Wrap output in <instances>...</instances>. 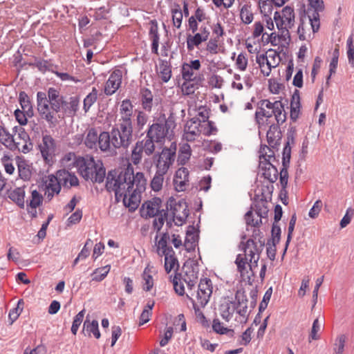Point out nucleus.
I'll return each instance as SVG.
<instances>
[{
    "label": "nucleus",
    "instance_id": "nucleus-1",
    "mask_svg": "<svg viewBox=\"0 0 354 354\" xmlns=\"http://www.w3.org/2000/svg\"><path fill=\"white\" fill-rule=\"evenodd\" d=\"M147 180L142 172L133 174L129 166L124 170L111 171L106 177V187L115 193V201H122L130 210H135L141 200V193L145 191Z\"/></svg>",
    "mask_w": 354,
    "mask_h": 354
},
{
    "label": "nucleus",
    "instance_id": "nucleus-2",
    "mask_svg": "<svg viewBox=\"0 0 354 354\" xmlns=\"http://www.w3.org/2000/svg\"><path fill=\"white\" fill-rule=\"evenodd\" d=\"M37 102L41 118L48 122L49 127H55L64 116L73 117L76 115L80 98L72 96L66 100L59 90L50 87L47 93L41 91L37 93Z\"/></svg>",
    "mask_w": 354,
    "mask_h": 354
},
{
    "label": "nucleus",
    "instance_id": "nucleus-3",
    "mask_svg": "<svg viewBox=\"0 0 354 354\" xmlns=\"http://www.w3.org/2000/svg\"><path fill=\"white\" fill-rule=\"evenodd\" d=\"M255 120L259 133L269 127L266 138L270 147L274 148L278 145L281 138L279 126L286 120V113L282 102L278 100L271 102L268 100L260 101L255 112Z\"/></svg>",
    "mask_w": 354,
    "mask_h": 354
},
{
    "label": "nucleus",
    "instance_id": "nucleus-4",
    "mask_svg": "<svg viewBox=\"0 0 354 354\" xmlns=\"http://www.w3.org/2000/svg\"><path fill=\"white\" fill-rule=\"evenodd\" d=\"M264 247V241L249 239L245 242L242 241L240 245L243 254H239L235 263L241 277L248 274V269L254 274L258 268V261Z\"/></svg>",
    "mask_w": 354,
    "mask_h": 354
},
{
    "label": "nucleus",
    "instance_id": "nucleus-5",
    "mask_svg": "<svg viewBox=\"0 0 354 354\" xmlns=\"http://www.w3.org/2000/svg\"><path fill=\"white\" fill-rule=\"evenodd\" d=\"M248 299L244 291L238 290L235 294V301H232L224 299L219 306L220 315L223 319L229 322L236 311L239 317L236 320L240 323H245L248 320Z\"/></svg>",
    "mask_w": 354,
    "mask_h": 354
},
{
    "label": "nucleus",
    "instance_id": "nucleus-6",
    "mask_svg": "<svg viewBox=\"0 0 354 354\" xmlns=\"http://www.w3.org/2000/svg\"><path fill=\"white\" fill-rule=\"evenodd\" d=\"M75 165L80 174L86 180L100 183L105 178V169L102 162L95 160L92 156L77 158Z\"/></svg>",
    "mask_w": 354,
    "mask_h": 354
},
{
    "label": "nucleus",
    "instance_id": "nucleus-7",
    "mask_svg": "<svg viewBox=\"0 0 354 354\" xmlns=\"http://www.w3.org/2000/svg\"><path fill=\"white\" fill-rule=\"evenodd\" d=\"M133 140V127L117 124L111 132H109L107 153L116 154L120 148L127 149Z\"/></svg>",
    "mask_w": 354,
    "mask_h": 354
},
{
    "label": "nucleus",
    "instance_id": "nucleus-8",
    "mask_svg": "<svg viewBox=\"0 0 354 354\" xmlns=\"http://www.w3.org/2000/svg\"><path fill=\"white\" fill-rule=\"evenodd\" d=\"M78 144L84 141L85 146L91 149H95L99 147L101 151L107 153L109 140V132L102 131L98 133L97 130L94 127L88 128L84 133V138L81 134L75 136Z\"/></svg>",
    "mask_w": 354,
    "mask_h": 354
},
{
    "label": "nucleus",
    "instance_id": "nucleus-9",
    "mask_svg": "<svg viewBox=\"0 0 354 354\" xmlns=\"http://www.w3.org/2000/svg\"><path fill=\"white\" fill-rule=\"evenodd\" d=\"M320 27L319 14L310 13L308 16L300 18L297 28V35L299 40L308 41L313 38V34L317 32Z\"/></svg>",
    "mask_w": 354,
    "mask_h": 354
},
{
    "label": "nucleus",
    "instance_id": "nucleus-10",
    "mask_svg": "<svg viewBox=\"0 0 354 354\" xmlns=\"http://www.w3.org/2000/svg\"><path fill=\"white\" fill-rule=\"evenodd\" d=\"M274 20L276 26L279 30H283L284 38L288 37V32L295 23V12L294 8L290 6H286L279 12H275L274 14Z\"/></svg>",
    "mask_w": 354,
    "mask_h": 354
},
{
    "label": "nucleus",
    "instance_id": "nucleus-11",
    "mask_svg": "<svg viewBox=\"0 0 354 354\" xmlns=\"http://www.w3.org/2000/svg\"><path fill=\"white\" fill-rule=\"evenodd\" d=\"M255 60L261 73L265 77H268L272 69L279 65L281 58L276 50L270 49L266 53L257 54Z\"/></svg>",
    "mask_w": 354,
    "mask_h": 354
},
{
    "label": "nucleus",
    "instance_id": "nucleus-12",
    "mask_svg": "<svg viewBox=\"0 0 354 354\" xmlns=\"http://www.w3.org/2000/svg\"><path fill=\"white\" fill-rule=\"evenodd\" d=\"M186 270L184 277L182 278L180 274H176L172 279L174 289L176 294L180 296L185 295L184 283L187 286L188 289L192 290L198 281V273L193 270Z\"/></svg>",
    "mask_w": 354,
    "mask_h": 354
},
{
    "label": "nucleus",
    "instance_id": "nucleus-13",
    "mask_svg": "<svg viewBox=\"0 0 354 354\" xmlns=\"http://www.w3.org/2000/svg\"><path fill=\"white\" fill-rule=\"evenodd\" d=\"M12 131L15 133L12 137L14 145L12 146L10 150H17L24 153L29 152L32 148V144L28 133L24 128L19 127H15Z\"/></svg>",
    "mask_w": 354,
    "mask_h": 354
},
{
    "label": "nucleus",
    "instance_id": "nucleus-14",
    "mask_svg": "<svg viewBox=\"0 0 354 354\" xmlns=\"http://www.w3.org/2000/svg\"><path fill=\"white\" fill-rule=\"evenodd\" d=\"M175 158V151L169 148H164L155 161L156 172L165 175L174 162Z\"/></svg>",
    "mask_w": 354,
    "mask_h": 354
},
{
    "label": "nucleus",
    "instance_id": "nucleus-15",
    "mask_svg": "<svg viewBox=\"0 0 354 354\" xmlns=\"http://www.w3.org/2000/svg\"><path fill=\"white\" fill-rule=\"evenodd\" d=\"M201 68V63L198 59L191 60L182 64L180 74L181 79L184 80H194L203 81V76L198 75L197 71Z\"/></svg>",
    "mask_w": 354,
    "mask_h": 354
},
{
    "label": "nucleus",
    "instance_id": "nucleus-16",
    "mask_svg": "<svg viewBox=\"0 0 354 354\" xmlns=\"http://www.w3.org/2000/svg\"><path fill=\"white\" fill-rule=\"evenodd\" d=\"M212 283L209 279H201L196 293V302L198 306L204 307L209 301L212 294Z\"/></svg>",
    "mask_w": 354,
    "mask_h": 354
},
{
    "label": "nucleus",
    "instance_id": "nucleus-17",
    "mask_svg": "<svg viewBox=\"0 0 354 354\" xmlns=\"http://www.w3.org/2000/svg\"><path fill=\"white\" fill-rule=\"evenodd\" d=\"M39 148L45 162L47 164L53 162L55 151V140L49 135L44 136Z\"/></svg>",
    "mask_w": 354,
    "mask_h": 354
},
{
    "label": "nucleus",
    "instance_id": "nucleus-18",
    "mask_svg": "<svg viewBox=\"0 0 354 354\" xmlns=\"http://www.w3.org/2000/svg\"><path fill=\"white\" fill-rule=\"evenodd\" d=\"M133 113V105L130 100L126 99L121 102L118 124L133 127L132 117Z\"/></svg>",
    "mask_w": 354,
    "mask_h": 354
},
{
    "label": "nucleus",
    "instance_id": "nucleus-19",
    "mask_svg": "<svg viewBox=\"0 0 354 354\" xmlns=\"http://www.w3.org/2000/svg\"><path fill=\"white\" fill-rule=\"evenodd\" d=\"M169 131V125L167 121L164 122L154 123L150 126L147 131V136L152 138L156 142H162L167 136Z\"/></svg>",
    "mask_w": 354,
    "mask_h": 354
},
{
    "label": "nucleus",
    "instance_id": "nucleus-20",
    "mask_svg": "<svg viewBox=\"0 0 354 354\" xmlns=\"http://www.w3.org/2000/svg\"><path fill=\"white\" fill-rule=\"evenodd\" d=\"M122 72L120 69L113 71L109 77V79L105 83L104 93L106 95H111L114 94L122 84Z\"/></svg>",
    "mask_w": 354,
    "mask_h": 354
},
{
    "label": "nucleus",
    "instance_id": "nucleus-21",
    "mask_svg": "<svg viewBox=\"0 0 354 354\" xmlns=\"http://www.w3.org/2000/svg\"><path fill=\"white\" fill-rule=\"evenodd\" d=\"M161 200L159 198H153L151 201L145 202L140 211L141 216L145 218L153 217L160 212Z\"/></svg>",
    "mask_w": 354,
    "mask_h": 354
},
{
    "label": "nucleus",
    "instance_id": "nucleus-22",
    "mask_svg": "<svg viewBox=\"0 0 354 354\" xmlns=\"http://www.w3.org/2000/svg\"><path fill=\"white\" fill-rule=\"evenodd\" d=\"M61 183L58 175H49L45 180V196L50 201L55 194H58L61 190Z\"/></svg>",
    "mask_w": 354,
    "mask_h": 354
},
{
    "label": "nucleus",
    "instance_id": "nucleus-23",
    "mask_svg": "<svg viewBox=\"0 0 354 354\" xmlns=\"http://www.w3.org/2000/svg\"><path fill=\"white\" fill-rule=\"evenodd\" d=\"M173 214V219L176 225H182L186 221L189 210L185 202H179L175 203L171 209Z\"/></svg>",
    "mask_w": 354,
    "mask_h": 354
},
{
    "label": "nucleus",
    "instance_id": "nucleus-24",
    "mask_svg": "<svg viewBox=\"0 0 354 354\" xmlns=\"http://www.w3.org/2000/svg\"><path fill=\"white\" fill-rule=\"evenodd\" d=\"M175 189L178 192L185 191L189 185V171L185 167L179 168L174 178Z\"/></svg>",
    "mask_w": 354,
    "mask_h": 354
},
{
    "label": "nucleus",
    "instance_id": "nucleus-25",
    "mask_svg": "<svg viewBox=\"0 0 354 354\" xmlns=\"http://www.w3.org/2000/svg\"><path fill=\"white\" fill-rule=\"evenodd\" d=\"M201 134L200 120L192 118L188 120L185 126L183 138L187 141H194Z\"/></svg>",
    "mask_w": 354,
    "mask_h": 354
},
{
    "label": "nucleus",
    "instance_id": "nucleus-26",
    "mask_svg": "<svg viewBox=\"0 0 354 354\" xmlns=\"http://www.w3.org/2000/svg\"><path fill=\"white\" fill-rule=\"evenodd\" d=\"M158 239V236L156 237L155 246L156 248V252L159 257H163L164 255L169 254L174 252L173 248L168 245V242L170 239L168 233H163L160 238Z\"/></svg>",
    "mask_w": 354,
    "mask_h": 354
},
{
    "label": "nucleus",
    "instance_id": "nucleus-27",
    "mask_svg": "<svg viewBox=\"0 0 354 354\" xmlns=\"http://www.w3.org/2000/svg\"><path fill=\"white\" fill-rule=\"evenodd\" d=\"M202 81L194 80H178V86L180 87L183 95H192L195 91L199 88Z\"/></svg>",
    "mask_w": 354,
    "mask_h": 354
},
{
    "label": "nucleus",
    "instance_id": "nucleus-28",
    "mask_svg": "<svg viewBox=\"0 0 354 354\" xmlns=\"http://www.w3.org/2000/svg\"><path fill=\"white\" fill-rule=\"evenodd\" d=\"M259 168L262 171L263 177L270 183L275 182L278 178V170L272 162L261 160L259 162Z\"/></svg>",
    "mask_w": 354,
    "mask_h": 354
},
{
    "label": "nucleus",
    "instance_id": "nucleus-29",
    "mask_svg": "<svg viewBox=\"0 0 354 354\" xmlns=\"http://www.w3.org/2000/svg\"><path fill=\"white\" fill-rule=\"evenodd\" d=\"M57 174L58 175L59 183H61V185L63 187L70 188L73 186H77L79 184L77 176L65 169L57 171Z\"/></svg>",
    "mask_w": 354,
    "mask_h": 354
},
{
    "label": "nucleus",
    "instance_id": "nucleus-30",
    "mask_svg": "<svg viewBox=\"0 0 354 354\" xmlns=\"http://www.w3.org/2000/svg\"><path fill=\"white\" fill-rule=\"evenodd\" d=\"M279 33L277 34L276 32H272L270 35H268V42H270L273 46H286L289 44L290 41V33L288 32V37L284 38L282 37L283 35V30H279Z\"/></svg>",
    "mask_w": 354,
    "mask_h": 354
},
{
    "label": "nucleus",
    "instance_id": "nucleus-31",
    "mask_svg": "<svg viewBox=\"0 0 354 354\" xmlns=\"http://www.w3.org/2000/svg\"><path fill=\"white\" fill-rule=\"evenodd\" d=\"M24 187H17L8 192V198L16 203L20 208H24L25 205Z\"/></svg>",
    "mask_w": 354,
    "mask_h": 354
},
{
    "label": "nucleus",
    "instance_id": "nucleus-32",
    "mask_svg": "<svg viewBox=\"0 0 354 354\" xmlns=\"http://www.w3.org/2000/svg\"><path fill=\"white\" fill-rule=\"evenodd\" d=\"M300 97L297 91L292 95L290 101V118L292 122H296L301 113Z\"/></svg>",
    "mask_w": 354,
    "mask_h": 354
},
{
    "label": "nucleus",
    "instance_id": "nucleus-33",
    "mask_svg": "<svg viewBox=\"0 0 354 354\" xmlns=\"http://www.w3.org/2000/svg\"><path fill=\"white\" fill-rule=\"evenodd\" d=\"M84 331H86L89 337L93 334L96 339H99L101 336L99 330L98 322L97 320L91 321L88 317L83 325L82 332L84 333Z\"/></svg>",
    "mask_w": 354,
    "mask_h": 354
},
{
    "label": "nucleus",
    "instance_id": "nucleus-34",
    "mask_svg": "<svg viewBox=\"0 0 354 354\" xmlns=\"http://www.w3.org/2000/svg\"><path fill=\"white\" fill-rule=\"evenodd\" d=\"M252 209L255 212V214L257 215V217L266 218L269 212L268 201L263 198L256 200L254 207H252Z\"/></svg>",
    "mask_w": 354,
    "mask_h": 354
},
{
    "label": "nucleus",
    "instance_id": "nucleus-35",
    "mask_svg": "<svg viewBox=\"0 0 354 354\" xmlns=\"http://www.w3.org/2000/svg\"><path fill=\"white\" fill-rule=\"evenodd\" d=\"M43 196L42 195L37 192L36 189L32 190L31 196L30 199L27 201V206L30 207L31 209H36L37 207H39L42 204ZM29 212L32 217H36L37 212Z\"/></svg>",
    "mask_w": 354,
    "mask_h": 354
},
{
    "label": "nucleus",
    "instance_id": "nucleus-36",
    "mask_svg": "<svg viewBox=\"0 0 354 354\" xmlns=\"http://www.w3.org/2000/svg\"><path fill=\"white\" fill-rule=\"evenodd\" d=\"M19 100L22 110H24L28 118L32 117L34 112L28 95L24 91H21L19 93Z\"/></svg>",
    "mask_w": 354,
    "mask_h": 354
},
{
    "label": "nucleus",
    "instance_id": "nucleus-37",
    "mask_svg": "<svg viewBox=\"0 0 354 354\" xmlns=\"http://www.w3.org/2000/svg\"><path fill=\"white\" fill-rule=\"evenodd\" d=\"M198 235L194 227L187 231L184 245L187 251L194 250L196 245Z\"/></svg>",
    "mask_w": 354,
    "mask_h": 354
},
{
    "label": "nucleus",
    "instance_id": "nucleus-38",
    "mask_svg": "<svg viewBox=\"0 0 354 354\" xmlns=\"http://www.w3.org/2000/svg\"><path fill=\"white\" fill-rule=\"evenodd\" d=\"M158 74L164 82H167L171 77L170 64L166 61H161L157 69Z\"/></svg>",
    "mask_w": 354,
    "mask_h": 354
},
{
    "label": "nucleus",
    "instance_id": "nucleus-39",
    "mask_svg": "<svg viewBox=\"0 0 354 354\" xmlns=\"http://www.w3.org/2000/svg\"><path fill=\"white\" fill-rule=\"evenodd\" d=\"M173 26L180 29L182 26L183 14L179 4L175 3L171 9Z\"/></svg>",
    "mask_w": 354,
    "mask_h": 354
},
{
    "label": "nucleus",
    "instance_id": "nucleus-40",
    "mask_svg": "<svg viewBox=\"0 0 354 354\" xmlns=\"http://www.w3.org/2000/svg\"><path fill=\"white\" fill-rule=\"evenodd\" d=\"M17 167L19 176L24 180H28L32 176V172L30 166L25 160L18 158L17 160Z\"/></svg>",
    "mask_w": 354,
    "mask_h": 354
},
{
    "label": "nucleus",
    "instance_id": "nucleus-41",
    "mask_svg": "<svg viewBox=\"0 0 354 354\" xmlns=\"http://www.w3.org/2000/svg\"><path fill=\"white\" fill-rule=\"evenodd\" d=\"M140 93L142 108L145 111L150 112L152 109L153 98L151 91L148 88H142Z\"/></svg>",
    "mask_w": 354,
    "mask_h": 354
},
{
    "label": "nucleus",
    "instance_id": "nucleus-42",
    "mask_svg": "<svg viewBox=\"0 0 354 354\" xmlns=\"http://www.w3.org/2000/svg\"><path fill=\"white\" fill-rule=\"evenodd\" d=\"M165 257V270L167 273L176 270L178 268V261L175 256V252L163 256Z\"/></svg>",
    "mask_w": 354,
    "mask_h": 354
},
{
    "label": "nucleus",
    "instance_id": "nucleus-43",
    "mask_svg": "<svg viewBox=\"0 0 354 354\" xmlns=\"http://www.w3.org/2000/svg\"><path fill=\"white\" fill-rule=\"evenodd\" d=\"M205 38L203 37L199 32H195L194 35H189L187 37V48L189 51H192L195 47H198L203 41H206Z\"/></svg>",
    "mask_w": 354,
    "mask_h": 354
},
{
    "label": "nucleus",
    "instance_id": "nucleus-44",
    "mask_svg": "<svg viewBox=\"0 0 354 354\" xmlns=\"http://www.w3.org/2000/svg\"><path fill=\"white\" fill-rule=\"evenodd\" d=\"M12 137L13 134H11L4 126L0 125V143L10 150L14 145Z\"/></svg>",
    "mask_w": 354,
    "mask_h": 354
},
{
    "label": "nucleus",
    "instance_id": "nucleus-45",
    "mask_svg": "<svg viewBox=\"0 0 354 354\" xmlns=\"http://www.w3.org/2000/svg\"><path fill=\"white\" fill-rule=\"evenodd\" d=\"M154 142V140L147 136L145 139L142 141H138L136 144L140 146V149L147 156H151L155 151Z\"/></svg>",
    "mask_w": 354,
    "mask_h": 354
},
{
    "label": "nucleus",
    "instance_id": "nucleus-46",
    "mask_svg": "<svg viewBox=\"0 0 354 354\" xmlns=\"http://www.w3.org/2000/svg\"><path fill=\"white\" fill-rule=\"evenodd\" d=\"M240 19L241 21L248 25L254 20V15L252 12L251 7L248 4H244L240 9Z\"/></svg>",
    "mask_w": 354,
    "mask_h": 354
},
{
    "label": "nucleus",
    "instance_id": "nucleus-47",
    "mask_svg": "<svg viewBox=\"0 0 354 354\" xmlns=\"http://www.w3.org/2000/svg\"><path fill=\"white\" fill-rule=\"evenodd\" d=\"M154 301H150L147 304L140 315L139 325H143L149 321L152 315V308L154 306Z\"/></svg>",
    "mask_w": 354,
    "mask_h": 354
},
{
    "label": "nucleus",
    "instance_id": "nucleus-48",
    "mask_svg": "<svg viewBox=\"0 0 354 354\" xmlns=\"http://www.w3.org/2000/svg\"><path fill=\"white\" fill-rule=\"evenodd\" d=\"M200 130L201 134H203L205 136L213 135L217 131V129L214 122L209 120L203 122L200 121Z\"/></svg>",
    "mask_w": 354,
    "mask_h": 354
},
{
    "label": "nucleus",
    "instance_id": "nucleus-49",
    "mask_svg": "<svg viewBox=\"0 0 354 354\" xmlns=\"http://www.w3.org/2000/svg\"><path fill=\"white\" fill-rule=\"evenodd\" d=\"M111 269V266L107 265L104 267L98 268L92 273V281H101L108 274Z\"/></svg>",
    "mask_w": 354,
    "mask_h": 354
},
{
    "label": "nucleus",
    "instance_id": "nucleus-50",
    "mask_svg": "<svg viewBox=\"0 0 354 354\" xmlns=\"http://www.w3.org/2000/svg\"><path fill=\"white\" fill-rule=\"evenodd\" d=\"M97 99V90L93 88L92 91L88 93L84 100L83 109L86 113Z\"/></svg>",
    "mask_w": 354,
    "mask_h": 354
},
{
    "label": "nucleus",
    "instance_id": "nucleus-51",
    "mask_svg": "<svg viewBox=\"0 0 354 354\" xmlns=\"http://www.w3.org/2000/svg\"><path fill=\"white\" fill-rule=\"evenodd\" d=\"M12 156L8 153H5L1 158V162L3 165L6 172L10 175H12L15 168L12 164Z\"/></svg>",
    "mask_w": 354,
    "mask_h": 354
},
{
    "label": "nucleus",
    "instance_id": "nucleus-52",
    "mask_svg": "<svg viewBox=\"0 0 354 354\" xmlns=\"http://www.w3.org/2000/svg\"><path fill=\"white\" fill-rule=\"evenodd\" d=\"M142 279L144 281L143 289L145 291L151 290L153 286V279L151 274V270L148 267L144 270Z\"/></svg>",
    "mask_w": 354,
    "mask_h": 354
},
{
    "label": "nucleus",
    "instance_id": "nucleus-53",
    "mask_svg": "<svg viewBox=\"0 0 354 354\" xmlns=\"http://www.w3.org/2000/svg\"><path fill=\"white\" fill-rule=\"evenodd\" d=\"M259 159V162L261 160L266 161L267 162H273L275 160L273 150L267 146L261 147L260 150Z\"/></svg>",
    "mask_w": 354,
    "mask_h": 354
},
{
    "label": "nucleus",
    "instance_id": "nucleus-54",
    "mask_svg": "<svg viewBox=\"0 0 354 354\" xmlns=\"http://www.w3.org/2000/svg\"><path fill=\"white\" fill-rule=\"evenodd\" d=\"M245 220L247 225L254 227H257L262 223V218L257 217V215L255 214V212L252 209L245 214Z\"/></svg>",
    "mask_w": 354,
    "mask_h": 354
},
{
    "label": "nucleus",
    "instance_id": "nucleus-55",
    "mask_svg": "<svg viewBox=\"0 0 354 354\" xmlns=\"http://www.w3.org/2000/svg\"><path fill=\"white\" fill-rule=\"evenodd\" d=\"M142 153L143 151L140 149V146L136 143L132 149L130 156L131 162L134 165H139L141 162L142 158Z\"/></svg>",
    "mask_w": 354,
    "mask_h": 354
},
{
    "label": "nucleus",
    "instance_id": "nucleus-56",
    "mask_svg": "<svg viewBox=\"0 0 354 354\" xmlns=\"http://www.w3.org/2000/svg\"><path fill=\"white\" fill-rule=\"evenodd\" d=\"M164 174L156 172L151 181V187L154 192H159L162 189L164 183Z\"/></svg>",
    "mask_w": 354,
    "mask_h": 354
},
{
    "label": "nucleus",
    "instance_id": "nucleus-57",
    "mask_svg": "<svg viewBox=\"0 0 354 354\" xmlns=\"http://www.w3.org/2000/svg\"><path fill=\"white\" fill-rule=\"evenodd\" d=\"M212 328L214 331L218 334L223 335L229 333L231 337L234 335V330L225 327L218 319H214L212 323Z\"/></svg>",
    "mask_w": 354,
    "mask_h": 354
},
{
    "label": "nucleus",
    "instance_id": "nucleus-58",
    "mask_svg": "<svg viewBox=\"0 0 354 354\" xmlns=\"http://www.w3.org/2000/svg\"><path fill=\"white\" fill-rule=\"evenodd\" d=\"M259 8L262 15L268 17L272 11V2L271 0H259Z\"/></svg>",
    "mask_w": 354,
    "mask_h": 354
},
{
    "label": "nucleus",
    "instance_id": "nucleus-59",
    "mask_svg": "<svg viewBox=\"0 0 354 354\" xmlns=\"http://www.w3.org/2000/svg\"><path fill=\"white\" fill-rule=\"evenodd\" d=\"M222 40L211 38L206 44V51L212 55H216L219 51V44Z\"/></svg>",
    "mask_w": 354,
    "mask_h": 354
},
{
    "label": "nucleus",
    "instance_id": "nucleus-60",
    "mask_svg": "<svg viewBox=\"0 0 354 354\" xmlns=\"http://www.w3.org/2000/svg\"><path fill=\"white\" fill-rule=\"evenodd\" d=\"M191 156V147L188 144H184L180 147V154H179V161L182 164H185L187 162Z\"/></svg>",
    "mask_w": 354,
    "mask_h": 354
},
{
    "label": "nucleus",
    "instance_id": "nucleus-61",
    "mask_svg": "<svg viewBox=\"0 0 354 354\" xmlns=\"http://www.w3.org/2000/svg\"><path fill=\"white\" fill-rule=\"evenodd\" d=\"M84 314H85V310L83 309L82 310L79 312L74 317V319H73V322L72 324V326H71V332L73 335L77 334L79 327L83 321Z\"/></svg>",
    "mask_w": 354,
    "mask_h": 354
},
{
    "label": "nucleus",
    "instance_id": "nucleus-62",
    "mask_svg": "<svg viewBox=\"0 0 354 354\" xmlns=\"http://www.w3.org/2000/svg\"><path fill=\"white\" fill-rule=\"evenodd\" d=\"M248 60L247 54L242 53L237 56L235 64L239 70L245 71L248 66Z\"/></svg>",
    "mask_w": 354,
    "mask_h": 354
},
{
    "label": "nucleus",
    "instance_id": "nucleus-63",
    "mask_svg": "<svg viewBox=\"0 0 354 354\" xmlns=\"http://www.w3.org/2000/svg\"><path fill=\"white\" fill-rule=\"evenodd\" d=\"M269 90L273 94H279L285 88L282 83L275 79H270L268 81Z\"/></svg>",
    "mask_w": 354,
    "mask_h": 354
},
{
    "label": "nucleus",
    "instance_id": "nucleus-64",
    "mask_svg": "<svg viewBox=\"0 0 354 354\" xmlns=\"http://www.w3.org/2000/svg\"><path fill=\"white\" fill-rule=\"evenodd\" d=\"M192 17L198 22H203L209 19L207 12L202 7H198Z\"/></svg>",
    "mask_w": 354,
    "mask_h": 354
}]
</instances>
